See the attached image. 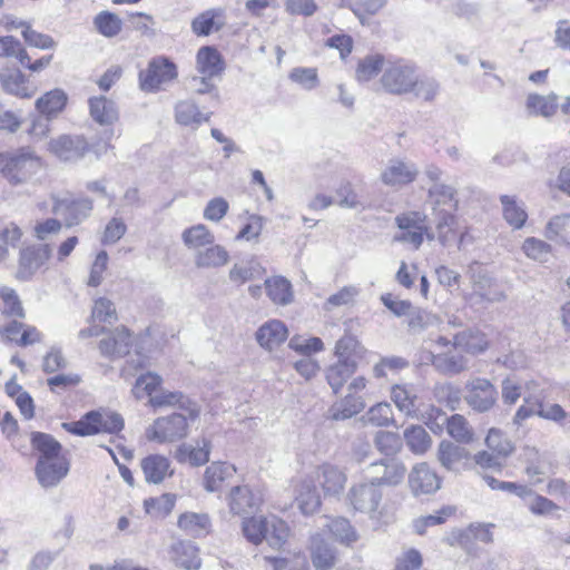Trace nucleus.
I'll list each match as a JSON object with an SVG mask.
<instances>
[{"mask_svg": "<svg viewBox=\"0 0 570 570\" xmlns=\"http://www.w3.org/2000/svg\"><path fill=\"white\" fill-rule=\"evenodd\" d=\"M170 409L179 411L155 419L145 431L148 441L171 444L186 439L190 433V425L202 413L199 403L186 394Z\"/></svg>", "mask_w": 570, "mask_h": 570, "instance_id": "1", "label": "nucleus"}, {"mask_svg": "<svg viewBox=\"0 0 570 570\" xmlns=\"http://www.w3.org/2000/svg\"><path fill=\"white\" fill-rule=\"evenodd\" d=\"M32 444L40 452L37 478L45 488L57 485L69 472V462L61 445L49 434L33 433Z\"/></svg>", "mask_w": 570, "mask_h": 570, "instance_id": "2", "label": "nucleus"}, {"mask_svg": "<svg viewBox=\"0 0 570 570\" xmlns=\"http://www.w3.org/2000/svg\"><path fill=\"white\" fill-rule=\"evenodd\" d=\"M42 168V158L28 147L0 153V175L10 186L29 183Z\"/></svg>", "mask_w": 570, "mask_h": 570, "instance_id": "3", "label": "nucleus"}, {"mask_svg": "<svg viewBox=\"0 0 570 570\" xmlns=\"http://www.w3.org/2000/svg\"><path fill=\"white\" fill-rule=\"evenodd\" d=\"M164 379L156 372H146L138 375L131 387V395L137 401H147V405L155 410L174 406L183 399L181 391L164 389Z\"/></svg>", "mask_w": 570, "mask_h": 570, "instance_id": "4", "label": "nucleus"}, {"mask_svg": "<svg viewBox=\"0 0 570 570\" xmlns=\"http://www.w3.org/2000/svg\"><path fill=\"white\" fill-rule=\"evenodd\" d=\"M67 432L79 436H89L99 433H118L124 429L122 417L112 411L100 409L90 411L76 422L61 424Z\"/></svg>", "mask_w": 570, "mask_h": 570, "instance_id": "5", "label": "nucleus"}, {"mask_svg": "<svg viewBox=\"0 0 570 570\" xmlns=\"http://www.w3.org/2000/svg\"><path fill=\"white\" fill-rule=\"evenodd\" d=\"M377 483H358L351 488L348 501L357 512L366 514L371 520L381 524L389 521L386 508L382 504V493Z\"/></svg>", "mask_w": 570, "mask_h": 570, "instance_id": "6", "label": "nucleus"}, {"mask_svg": "<svg viewBox=\"0 0 570 570\" xmlns=\"http://www.w3.org/2000/svg\"><path fill=\"white\" fill-rule=\"evenodd\" d=\"M89 142L83 135L60 134L47 142V151L60 163L75 164L89 151Z\"/></svg>", "mask_w": 570, "mask_h": 570, "instance_id": "7", "label": "nucleus"}, {"mask_svg": "<svg viewBox=\"0 0 570 570\" xmlns=\"http://www.w3.org/2000/svg\"><path fill=\"white\" fill-rule=\"evenodd\" d=\"M426 218V215L419 210L399 214L395 217V224L400 232L394 235L393 240L410 244L414 249H419L424 240V235H428L430 239L434 237L429 234Z\"/></svg>", "mask_w": 570, "mask_h": 570, "instance_id": "8", "label": "nucleus"}, {"mask_svg": "<svg viewBox=\"0 0 570 570\" xmlns=\"http://www.w3.org/2000/svg\"><path fill=\"white\" fill-rule=\"evenodd\" d=\"M178 77L177 66L166 57L154 58L139 73V85L144 91L155 92L165 89Z\"/></svg>", "mask_w": 570, "mask_h": 570, "instance_id": "9", "label": "nucleus"}, {"mask_svg": "<svg viewBox=\"0 0 570 570\" xmlns=\"http://www.w3.org/2000/svg\"><path fill=\"white\" fill-rule=\"evenodd\" d=\"M452 348H456L454 340L450 341L440 336L431 344L429 351L422 352L420 362L423 364L431 363L436 370L444 373H460L468 367V362L463 356H448L444 354V352L451 351Z\"/></svg>", "mask_w": 570, "mask_h": 570, "instance_id": "10", "label": "nucleus"}, {"mask_svg": "<svg viewBox=\"0 0 570 570\" xmlns=\"http://www.w3.org/2000/svg\"><path fill=\"white\" fill-rule=\"evenodd\" d=\"M382 88L394 95L410 94L415 83V70L402 61H389L380 79Z\"/></svg>", "mask_w": 570, "mask_h": 570, "instance_id": "11", "label": "nucleus"}, {"mask_svg": "<svg viewBox=\"0 0 570 570\" xmlns=\"http://www.w3.org/2000/svg\"><path fill=\"white\" fill-rule=\"evenodd\" d=\"M465 401L478 412H487L491 410L498 400V391L495 386L483 377H474L466 383Z\"/></svg>", "mask_w": 570, "mask_h": 570, "instance_id": "12", "label": "nucleus"}, {"mask_svg": "<svg viewBox=\"0 0 570 570\" xmlns=\"http://www.w3.org/2000/svg\"><path fill=\"white\" fill-rule=\"evenodd\" d=\"M419 176L417 166L405 159L394 158L389 160L380 174L383 185L392 188H402L412 184Z\"/></svg>", "mask_w": 570, "mask_h": 570, "instance_id": "13", "label": "nucleus"}, {"mask_svg": "<svg viewBox=\"0 0 570 570\" xmlns=\"http://www.w3.org/2000/svg\"><path fill=\"white\" fill-rule=\"evenodd\" d=\"M92 210L89 198L76 199L71 195L53 197L52 212L65 218L68 226H73L87 218Z\"/></svg>", "mask_w": 570, "mask_h": 570, "instance_id": "14", "label": "nucleus"}, {"mask_svg": "<svg viewBox=\"0 0 570 570\" xmlns=\"http://www.w3.org/2000/svg\"><path fill=\"white\" fill-rule=\"evenodd\" d=\"M308 551L315 570H332L337 563V551L327 542L324 531L311 535Z\"/></svg>", "mask_w": 570, "mask_h": 570, "instance_id": "15", "label": "nucleus"}, {"mask_svg": "<svg viewBox=\"0 0 570 570\" xmlns=\"http://www.w3.org/2000/svg\"><path fill=\"white\" fill-rule=\"evenodd\" d=\"M51 257V247L48 244L27 247L21 250L17 277L22 281L30 279Z\"/></svg>", "mask_w": 570, "mask_h": 570, "instance_id": "16", "label": "nucleus"}, {"mask_svg": "<svg viewBox=\"0 0 570 570\" xmlns=\"http://www.w3.org/2000/svg\"><path fill=\"white\" fill-rule=\"evenodd\" d=\"M295 502L304 515H312L321 508V497L313 475H304L294 481Z\"/></svg>", "mask_w": 570, "mask_h": 570, "instance_id": "17", "label": "nucleus"}, {"mask_svg": "<svg viewBox=\"0 0 570 570\" xmlns=\"http://www.w3.org/2000/svg\"><path fill=\"white\" fill-rule=\"evenodd\" d=\"M3 90L20 99H30L38 91V87L18 68H6L0 73Z\"/></svg>", "mask_w": 570, "mask_h": 570, "instance_id": "18", "label": "nucleus"}, {"mask_svg": "<svg viewBox=\"0 0 570 570\" xmlns=\"http://www.w3.org/2000/svg\"><path fill=\"white\" fill-rule=\"evenodd\" d=\"M409 484L414 495L431 494L441 488V479L429 464L423 462L411 470Z\"/></svg>", "mask_w": 570, "mask_h": 570, "instance_id": "19", "label": "nucleus"}, {"mask_svg": "<svg viewBox=\"0 0 570 570\" xmlns=\"http://www.w3.org/2000/svg\"><path fill=\"white\" fill-rule=\"evenodd\" d=\"M433 216L454 214L458 208L456 189L448 184H434L428 190Z\"/></svg>", "mask_w": 570, "mask_h": 570, "instance_id": "20", "label": "nucleus"}, {"mask_svg": "<svg viewBox=\"0 0 570 570\" xmlns=\"http://www.w3.org/2000/svg\"><path fill=\"white\" fill-rule=\"evenodd\" d=\"M288 328L279 320H268L255 332L257 344L265 351L272 352L278 348L288 338Z\"/></svg>", "mask_w": 570, "mask_h": 570, "instance_id": "21", "label": "nucleus"}, {"mask_svg": "<svg viewBox=\"0 0 570 570\" xmlns=\"http://www.w3.org/2000/svg\"><path fill=\"white\" fill-rule=\"evenodd\" d=\"M226 500L230 512L234 514H242L258 509L263 503L262 494L248 485L233 487Z\"/></svg>", "mask_w": 570, "mask_h": 570, "instance_id": "22", "label": "nucleus"}, {"mask_svg": "<svg viewBox=\"0 0 570 570\" xmlns=\"http://www.w3.org/2000/svg\"><path fill=\"white\" fill-rule=\"evenodd\" d=\"M436 458L444 469L459 472L469 468L470 452L448 440H443L438 445Z\"/></svg>", "mask_w": 570, "mask_h": 570, "instance_id": "23", "label": "nucleus"}, {"mask_svg": "<svg viewBox=\"0 0 570 570\" xmlns=\"http://www.w3.org/2000/svg\"><path fill=\"white\" fill-rule=\"evenodd\" d=\"M212 443L207 439H202L193 443H180L174 452V459L181 464L200 466L209 461Z\"/></svg>", "mask_w": 570, "mask_h": 570, "instance_id": "24", "label": "nucleus"}, {"mask_svg": "<svg viewBox=\"0 0 570 570\" xmlns=\"http://www.w3.org/2000/svg\"><path fill=\"white\" fill-rule=\"evenodd\" d=\"M195 69L204 79H213L224 71L225 61L215 47L203 46L196 53Z\"/></svg>", "mask_w": 570, "mask_h": 570, "instance_id": "25", "label": "nucleus"}, {"mask_svg": "<svg viewBox=\"0 0 570 570\" xmlns=\"http://www.w3.org/2000/svg\"><path fill=\"white\" fill-rule=\"evenodd\" d=\"M237 469L234 464L224 461L212 462L204 471L202 484L207 492H219L224 483L234 478Z\"/></svg>", "mask_w": 570, "mask_h": 570, "instance_id": "26", "label": "nucleus"}, {"mask_svg": "<svg viewBox=\"0 0 570 570\" xmlns=\"http://www.w3.org/2000/svg\"><path fill=\"white\" fill-rule=\"evenodd\" d=\"M132 336L125 326H118L99 342V351L109 357H121L128 354Z\"/></svg>", "mask_w": 570, "mask_h": 570, "instance_id": "27", "label": "nucleus"}, {"mask_svg": "<svg viewBox=\"0 0 570 570\" xmlns=\"http://www.w3.org/2000/svg\"><path fill=\"white\" fill-rule=\"evenodd\" d=\"M311 475L315 478L326 495L340 494L346 484L347 476L343 470L332 464L320 465Z\"/></svg>", "mask_w": 570, "mask_h": 570, "instance_id": "28", "label": "nucleus"}, {"mask_svg": "<svg viewBox=\"0 0 570 570\" xmlns=\"http://www.w3.org/2000/svg\"><path fill=\"white\" fill-rule=\"evenodd\" d=\"M68 95L63 89L55 88L42 94L35 102V108L47 120L56 119L67 107Z\"/></svg>", "mask_w": 570, "mask_h": 570, "instance_id": "29", "label": "nucleus"}, {"mask_svg": "<svg viewBox=\"0 0 570 570\" xmlns=\"http://www.w3.org/2000/svg\"><path fill=\"white\" fill-rule=\"evenodd\" d=\"M170 560L185 570H198L202 566L198 548L188 541L174 543L169 549Z\"/></svg>", "mask_w": 570, "mask_h": 570, "instance_id": "30", "label": "nucleus"}, {"mask_svg": "<svg viewBox=\"0 0 570 570\" xmlns=\"http://www.w3.org/2000/svg\"><path fill=\"white\" fill-rule=\"evenodd\" d=\"M324 530H326L335 541L345 547H352L360 540L358 531L346 518H328L324 524Z\"/></svg>", "mask_w": 570, "mask_h": 570, "instance_id": "31", "label": "nucleus"}, {"mask_svg": "<svg viewBox=\"0 0 570 570\" xmlns=\"http://www.w3.org/2000/svg\"><path fill=\"white\" fill-rule=\"evenodd\" d=\"M88 106L90 117L100 126H110L119 118L117 105L105 96L89 98Z\"/></svg>", "mask_w": 570, "mask_h": 570, "instance_id": "32", "label": "nucleus"}, {"mask_svg": "<svg viewBox=\"0 0 570 570\" xmlns=\"http://www.w3.org/2000/svg\"><path fill=\"white\" fill-rule=\"evenodd\" d=\"M141 469L146 481L154 484L161 483L174 473L169 459L160 454H151L145 458L141 461Z\"/></svg>", "mask_w": 570, "mask_h": 570, "instance_id": "33", "label": "nucleus"}, {"mask_svg": "<svg viewBox=\"0 0 570 570\" xmlns=\"http://www.w3.org/2000/svg\"><path fill=\"white\" fill-rule=\"evenodd\" d=\"M454 345L456 348L468 354L478 355L489 348L490 341L487 334L482 331L476 328H469L455 334Z\"/></svg>", "mask_w": 570, "mask_h": 570, "instance_id": "34", "label": "nucleus"}, {"mask_svg": "<svg viewBox=\"0 0 570 570\" xmlns=\"http://www.w3.org/2000/svg\"><path fill=\"white\" fill-rule=\"evenodd\" d=\"M265 274V268L255 259H246L235 263L229 272L228 279L236 286H242L247 282L262 278Z\"/></svg>", "mask_w": 570, "mask_h": 570, "instance_id": "35", "label": "nucleus"}, {"mask_svg": "<svg viewBox=\"0 0 570 570\" xmlns=\"http://www.w3.org/2000/svg\"><path fill=\"white\" fill-rule=\"evenodd\" d=\"M372 479L380 484L396 485L405 474V468L397 461L379 462L371 465Z\"/></svg>", "mask_w": 570, "mask_h": 570, "instance_id": "36", "label": "nucleus"}, {"mask_svg": "<svg viewBox=\"0 0 570 570\" xmlns=\"http://www.w3.org/2000/svg\"><path fill=\"white\" fill-rule=\"evenodd\" d=\"M225 23L224 10L209 9L198 16L191 21V31L196 36H208L222 29Z\"/></svg>", "mask_w": 570, "mask_h": 570, "instance_id": "37", "label": "nucleus"}, {"mask_svg": "<svg viewBox=\"0 0 570 570\" xmlns=\"http://www.w3.org/2000/svg\"><path fill=\"white\" fill-rule=\"evenodd\" d=\"M387 62L384 56L371 53L358 60L355 68V79L360 83H366L384 72Z\"/></svg>", "mask_w": 570, "mask_h": 570, "instance_id": "38", "label": "nucleus"}, {"mask_svg": "<svg viewBox=\"0 0 570 570\" xmlns=\"http://www.w3.org/2000/svg\"><path fill=\"white\" fill-rule=\"evenodd\" d=\"M228 250L220 244L208 245L195 254L194 263L198 268H218L229 262Z\"/></svg>", "mask_w": 570, "mask_h": 570, "instance_id": "39", "label": "nucleus"}, {"mask_svg": "<svg viewBox=\"0 0 570 570\" xmlns=\"http://www.w3.org/2000/svg\"><path fill=\"white\" fill-rule=\"evenodd\" d=\"M334 354L337 360L357 362L366 358L368 351L351 334H345L335 344Z\"/></svg>", "mask_w": 570, "mask_h": 570, "instance_id": "40", "label": "nucleus"}, {"mask_svg": "<svg viewBox=\"0 0 570 570\" xmlns=\"http://www.w3.org/2000/svg\"><path fill=\"white\" fill-rule=\"evenodd\" d=\"M559 107L558 96L529 94L525 100V108L530 115L551 118L557 114Z\"/></svg>", "mask_w": 570, "mask_h": 570, "instance_id": "41", "label": "nucleus"}, {"mask_svg": "<svg viewBox=\"0 0 570 570\" xmlns=\"http://www.w3.org/2000/svg\"><path fill=\"white\" fill-rule=\"evenodd\" d=\"M365 405L363 396L348 393L330 407V417L336 421L351 419L362 412Z\"/></svg>", "mask_w": 570, "mask_h": 570, "instance_id": "42", "label": "nucleus"}, {"mask_svg": "<svg viewBox=\"0 0 570 570\" xmlns=\"http://www.w3.org/2000/svg\"><path fill=\"white\" fill-rule=\"evenodd\" d=\"M181 240L189 250L197 253L200 248L213 245L215 243V236L205 224L199 223L184 229Z\"/></svg>", "mask_w": 570, "mask_h": 570, "instance_id": "43", "label": "nucleus"}, {"mask_svg": "<svg viewBox=\"0 0 570 570\" xmlns=\"http://www.w3.org/2000/svg\"><path fill=\"white\" fill-rule=\"evenodd\" d=\"M357 366V362L337 360L336 363L326 368V381L335 394L342 390L346 381L356 372Z\"/></svg>", "mask_w": 570, "mask_h": 570, "instance_id": "44", "label": "nucleus"}, {"mask_svg": "<svg viewBox=\"0 0 570 570\" xmlns=\"http://www.w3.org/2000/svg\"><path fill=\"white\" fill-rule=\"evenodd\" d=\"M504 220L513 228L521 229L528 219L524 205L513 196L503 195L500 198Z\"/></svg>", "mask_w": 570, "mask_h": 570, "instance_id": "45", "label": "nucleus"}, {"mask_svg": "<svg viewBox=\"0 0 570 570\" xmlns=\"http://www.w3.org/2000/svg\"><path fill=\"white\" fill-rule=\"evenodd\" d=\"M175 119L181 126L197 128L208 121L209 116L204 115L195 102L183 100L175 106Z\"/></svg>", "mask_w": 570, "mask_h": 570, "instance_id": "46", "label": "nucleus"}, {"mask_svg": "<svg viewBox=\"0 0 570 570\" xmlns=\"http://www.w3.org/2000/svg\"><path fill=\"white\" fill-rule=\"evenodd\" d=\"M435 218V237L442 246H451L459 239L458 220L454 214H442Z\"/></svg>", "mask_w": 570, "mask_h": 570, "instance_id": "47", "label": "nucleus"}, {"mask_svg": "<svg viewBox=\"0 0 570 570\" xmlns=\"http://www.w3.org/2000/svg\"><path fill=\"white\" fill-rule=\"evenodd\" d=\"M403 438L411 452L423 455L432 446V439L421 425H410L403 432Z\"/></svg>", "mask_w": 570, "mask_h": 570, "instance_id": "48", "label": "nucleus"}, {"mask_svg": "<svg viewBox=\"0 0 570 570\" xmlns=\"http://www.w3.org/2000/svg\"><path fill=\"white\" fill-rule=\"evenodd\" d=\"M289 537V525L277 515L269 514L264 541H266L272 548L281 549L287 542Z\"/></svg>", "mask_w": 570, "mask_h": 570, "instance_id": "49", "label": "nucleus"}, {"mask_svg": "<svg viewBox=\"0 0 570 570\" xmlns=\"http://www.w3.org/2000/svg\"><path fill=\"white\" fill-rule=\"evenodd\" d=\"M268 515H253L244 518L242 521V533L245 539L255 544H261L267 531Z\"/></svg>", "mask_w": 570, "mask_h": 570, "instance_id": "50", "label": "nucleus"}, {"mask_svg": "<svg viewBox=\"0 0 570 570\" xmlns=\"http://www.w3.org/2000/svg\"><path fill=\"white\" fill-rule=\"evenodd\" d=\"M176 503V495L165 493L159 497L148 498L144 501V510L154 520L165 519L170 514Z\"/></svg>", "mask_w": 570, "mask_h": 570, "instance_id": "51", "label": "nucleus"}, {"mask_svg": "<svg viewBox=\"0 0 570 570\" xmlns=\"http://www.w3.org/2000/svg\"><path fill=\"white\" fill-rule=\"evenodd\" d=\"M544 236L550 240L570 246V214L552 217L547 223Z\"/></svg>", "mask_w": 570, "mask_h": 570, "instance_id": "52", "label": "nucleus"}, {"mask_svg": "<svg viewBox=\"0 0 570 570\" xmlns=\"http://www.w3.org/2000/svg\"><path fill=\"white\" fill-rule=\"evenodd\" d=\"M265 287L268 297L275 304L287 305L293 301L292 285L282 276L267 278L265 281Z\"/></svg>", "mask_w": 570, "mask_h": 570, "instance_id": "53", "label": "nucleus"}, {"mask_svg": "<svg viewBox=\"0 0 570 570\" xmlns=\"http://www.w3.org/2000/svg\"><path fill=\"white\" fill-rule=\"evenodd\" d=\"M391 400L395 406L406 415H415L416 394L413 389L405 384H395L391 387Z\"/></svg>", "mask_w": 570, "mask_h": 570, "instance_id": "54", "label": "nucleus"}, {"mask_svg": "<svg viewBox=\"0 0 570 570\" xmlns=\"http://www.w3.org/2000/svg\"><path fill=\"white\" fill-rule=\"evenodd\" d=\"M23 233L14 223H0V262L9 257L10 248H16Z\"/></svg>", "mask_w": 570, "mask_h": 570, "instance_id": "55", "label": "nucleus"}, {"mask_svg": "<svg viewBox=\"0 0 570 570\" xmlns=\"http://www.w3.org/2000/svg\"><path fill=\"white\" fill-rule=\"evenodd\" d=\"M177 524L189 534L202 535L207 532L210 522L207 514L186 512L178 518Z\"/></svg>", "mask_w": 570, "mask_h": 570, "instance_id": "56", "label": "nucleus"}, {"mask_svg": "<svg viewBox=\"0 0 570 570\" xmlns=\"http://www.w3.org/2000/svg\"><path fill=\"white\" fill-rule=\"evenodd\" d=\"M521 249L529 259L542 264L547 263L552 255V246L537 237L525 238Z\"/></svg>", "mask_w": 570, "mask_h": 570, "instance_id": "57", "label": "nucleus"}, {"mask_svg": "<svg viewBox=\"0 0 570 570\" xmlns=\"http://www.w3.org/2000/svg\"><path fill=\"white\" fill-rule=\"evenodd\" d=\"M288 347L295 353L304 356H311L323 352L325 348L324 343L320 337L298 334L291 337Z\"/></svg>", "mask_w": 570, "mask_h": 570, "instance_id": "58", "label": "nucleus"}, {"mask_svg": "<svg viewBox=\"0 0 570 570\" xmlns=\"http://www.w3.org/2000/svg\"><path fill=\"white\" fill-rule=\"evenodd\" d=\"M117 318V311L112 301L107 297H98L94 301L90 322L111 324Z\"/></svg>", "mask_w": 570, "mask_h": 570, "instance_id": "59", "label": "nucleus"}, {"mask_svg": "<svg viewBox=\"0 0 570 570\" xmlns=\"http://www.w3.org/2000/svg\"><path fill=\"white\" fill-rule=\"evenodd\" d=\"M448 433L456 442L471 443L474 439V433L468 421L460 414H454L448 419L446 422Z\"/></svg>", "mask_w": 570, "mask_h": 570, "instance_id": "60", "label": "nucleus"}, {"mask_svg": "<svg viewBox=\"0 0 570 570\" xmlns=\"http://www.w3.org/2000/svg\"><path fill=\"white\" fill-rule=\"evenodd\" d=\"M12 26L22 29L21 35L24 41L31 47L42 50L52 49L56 47V41L49 35L33 30L28 23L23 21L12 23Z\"/></svg>", "mask_w": 570, "mask_h": 570, "instance_id": "61", "label": "nucleus"}, {"mask_svg": "<svg viewBox=\"0 0 570 570\" xmlns=\"http://www.w3.org/2000/svg\"><path fill=\"white\" fill-rule=\"evenodd\" d=\"M487 448L502 459L514 450L512 442L498 429H490L485 438Z\"/></svg>", "mask_w": 570, "mask_h": 570, "instance_id": "62", "label": "nucleus"}, {"mask_svg": "<svg viewBox=\"0 0 570 570\" xmlns=\"http://www.w3.org/2000/svg\"><path fill=\"white\" fill-rule=\"evenodd\" d=\"M266 219L257 214H248L246 224L235 236V240H246L257 243L264 229Z\"/></svg>", "mask_w": 570, "mask_h": 570, "instance_id": "63", "label": "nucleus"}, {"mask_svg": "<svg viewBox=\"0 0 570 570\" xmlns=\"http://www.w3.org/2000/svg\"><path fill=\"white\" fill-rule=\"evenodd\" d=\"M95 26L102 36L111 38L121 31L122 22L115 13L105 11L95 18Z\"/></svg>", "mask_w": 570, "mask_h": 570, "instance_id": "64", "label": "nucleus"}]
</instances>
